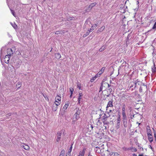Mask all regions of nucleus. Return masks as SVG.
I'll use <instances>...</instances> for the list:
<instances>
[{"instance_id":"13","label":"nucleus","mask_w":156,"mask_h":156,"mask_svg":"<svg viewBox=\"0 0 156 156\" xmlns=\"http://www.w3.org/2000/svg\"><path fill=\"white\" fill-rule=\"evenodd\" d=\"M58 106L53 104L52 106V110L53 111H55L58 108Z\"/></svg>"},{"instance_id":"25","label":"nucleus","mask_w":156,"mask_h":156,"mask_svg":"<svg viewBox=\"0 0 156 156\" xmlns=\"http://www.w3.org/2000/svg\"><path fill=\"white\" fill-rule=\"evenodd\" d=\"M103 82H102L101 83V86L100 88V90L99 91V92H100L101 91H102L103 89Z\"/></svg>"},{"instance_id":"11","label":"nucleus","mask_w":156,"mask_h":156,"mask_svg":"<svg viewBox=\"0 0 156 156\" xmlns=\"http://www.w3.org/2000/svg\"><path fill=\"white\" fill-rule=\"evenodd\" d=\"M69 101L66 102V104L64 106L63 109H64V110L66 109L69 106Z\"/></svg>"},{"instance_id":"31","label":"nucleus","mask_w":156,"mask_h":156,"mask_svg":"<svg viewBox=\"0 0 156 156\" xmlns=\"http://www.w3.org/2000/svg\"><path fill=\"white\" fill-rule=\"evenodd\" d=\"M73 144H71V145L69 149V150L68 151V152H71L72 151V149L73 148Z\"/></svg>"},{"instance_id":"21","label":"nucleus","mask_w":156,"mask_h":156,"mask_svg":"<svg viewBox=\"0 0 156 156\" xmlns=\"http://www.w3.org/2000/svg\"><path fill=\"white\" fill-rule=\"evenodd\" d=\"M61 97L58 95L56 96L55 98V100L61 101Z\"/></svg>"},{"instance_id":"15","label":"nucleus","mask_w":156,"mask_h":156,"mask_svg":"<svg viewBox=\"0 0 156 156\" xmlns=\"http://www.w3.org/2000/svg\"><path fill=\"white\" fill-rule=\"evenodd\" d=\"M105 28V27L103 26L99 28L97 31V33H98L99 32L102 31Z\"/></svg>"},{"instance_id":"23","label":"nucleus","mask_w":156,"mask_h":156,"mask_svg":"<svg viewBox=\"0 0 156 156\" xmlns=\"http://www.w3.org/2000/svg\"><path fill=\"white\" fill-rule=\"evenodd\" d=\"M148 136V140H149V141L151 142H151H152L153 141V137H152V136H149V135Z\"/></svg>"},{"instance_id":"61","label":"nucleus","mask_w":156,"mask_h":156,"mask_svg":"<svg viewBox=\"0 0 156 156\" xmlns=\"http://www.w3.org/2000/svg\"><path fill=\"white\" fill-rule=\"evenodd\" d=\"M72 94H70V98H71L72 97Z\"/></svg>"},{"instance_id":"3","label":"nucleus","mask_w":156,"mask_h":156,"mask_svg":"<svg viewBox=\"0 0 156 156\" xmlns=\"http://www.w3.org/2000/svg\"><path fill=\"white\" fill-rule=\"evenodd\" d=\"M62 133V132H61L60 131L58 132H57V138L56 139V141L57 142H58L61 138Z\"/></svg>"},{"instance_id":"39","label":"nucleus","mask_w":156,"mask_h":156,"mask_svg":"<svg viewBox=\"0 0 156 156\" xmlns=\"http://www.w3.org/2000/svg\"><path fill=\"white\" fill-rule=\"evenodd\" d=\"M141 86H144L145 87V89L147 88V86L146 85H145L144 83H141Z\"/></svg>"},{"instance_id":"9","label":"nucleus","mask_w":156,"mask_h":156,"mask_svg":"<svg viewBox=\"0 0 156 156\" xmlns=\"http://www.w3.org/2000/svg\"><path fill=\"white\" fill-rule=\"evenodd\" d=\"M152 72L156 75V67L155 66V63H154V66L152 67Z\"/></svg>"},{"instance_id":"45","label":"nucleus","mask_w":156,"mask_h":156,"mask_svg":"<svg viewBox=\"0 0 156 156\" xmlns=\"http://www.w3.org/2000/svg\"><path fill=\"white\" fill-rule=\"evenodd\" d=\"M131 150H133L134 151H137L136 149L135 148H131Z\"/></svg>"},{"instance_id":"29","label":"nucleus","mask_w":156,"mask_h":156,"mask_svg":"<svg viewBox=\"0 0 156 156\" xmlns=\"http://www.w3.org/2000/svg\"><path fill=\"white\" fill-rule=\"evenodd\" d=\"M77 87L79 88L80 90L81 89V84L79 82H78L77 83Z\"/></svg>"},{"instance_id":"34","label":"nucleus","mask_w":156,"mask_h":156,"mask_svg":"<svg viewBox=\"0 0 156 156\" xmlns=\"http://www.w3.org/2000/svg\"><path fill=\"white\" fill-rule=\"evenodd\" d=\"M65 151L64 150H62L61 151L60 154L64 155V154H65Z\"/></svg>"},{"instance_id":"28","label":"nucleus","mask_w":156,"mask_h":156,"mask_svg":"<svg viewBox=\"0 0 156 156\" xmlns=\"http://www.w3.org/2000/svg\"><path fill=\"white\" fill-rule=\"evenodd\" d=\"M11 25L14 29H16L17 28V26L16 25L15 23H14L13 24H11Z\"/></svg>"},{"instance_id":"30","label":"nucleus","mask_w":156,"mask_h":156,"mask_svg":"<svg viewBox=\"0 0 156 156\" xmlns=\"http://www.w3.org/2000/svg\"><path fill=\"white\" fill-rule=\"evenodd\" d=\"M62 34V31L61 30H59L55 32V34Z\"/></svg>"},{"instance_id":"16","label":"nucleus","mask_w":156,"mask_h":156,"mask_svg":"<svg viewBox=\"0 0 156 156\" xmlns=\"http://www.w3.org/2000/svg\"><path fill=\"white\" fill-rule=\"evenodd\" d=\"M88 129L89 130L91 131V130H92L93 128V126L92 125L90 124H89L88 126Z\"/></svg>"},{"instance_id":"43","label":"nucleus","mask_w":156,"mask_h":156,"mask_svg":"<svg viewBox=\"0 0 156 156\" xmlns=\"http://www.w3.org/2000/svg\"><path fill=\"white\" fill-rule=\"evenodd\" d=\"M100 74L99 73H98L97 74H96L94 77H97V78L98 77H99L100 75Z\"/></svg>"},{"instance_id":"33","label":"nucleus","mask_w":156,"mask_h":156,"mask_svg":"<svg viewBox=\"0 0 156 156\" xmlns=\"http://www.w3.org/2000/svg\"><path fill=\"white\" fill-rule=\"evenodd\" d=\"M69 90H70V94H73V89L72 88L70 87L69 88Z\"/></svg>"},{"instance_id":"32","label":"nucleus","mask_w":156,"mask_h":156,"mask_svg":"<svg viewBox=\"0 0 156 156\" xmlns=\"http://www.w3.org/2000/svg\"><path fill=\"white\" fill-rule=\"evenodd\" d=\"M74 17H68L67 18V20L68 21H70L73 20V19Z\"/></svg>"},{"instance_id":"1","label":"nucleus","mask_w":156,"mask_h":156,"mask_svg":"<svg viewBox=\"0 0 156 156\" xmlns=\"http://www.w3.org/2000/svg\"><path fill=\"white\" fill-rule=\"evenodd\" d=\"M13 53V51L11 48H8L7 49V55H6L4 58V61L6 63H8L9 62V58L12 55Z\"/></svg>"},{"instance_id":"14","label":"nucleus","mask_w":156,"mask_h":156,"mask_svg":"<svg viewBox=\"0 0 156 156\" xmlns=\"http://www.w3.org/2000/svg\"><path fill=\"white\" fill-rule=\"evenodd\" d=\"M108 118V116L106 115L105 114H104V115L102 117V118L103 121H106L107 120V118Z\"/></svg>"},{"instance_id":"49","label":"nucleus","mask_w":156,"mask_h":156,"mask_svg":"<svg viewBox=\"0 0 156 156\" xmlns=\"http://www.w3.org/2000/svg\"><path fill=\"white\" fill-rule=\"evenodd\" d=\"M90 31H89V30H88V31H87V35H88L90 33Z\"/></svg>"},{"instance_id":"12","label":"nucleus","mask_w":156,"mask_h":156,"mask_svg":"<svg viewBox=\"0 0 156 156\" xmlns=\"http://www.w3.org/2000/svg\"><path fill=\"white\" fill-rule=\"evenodd\" d=\"M85 151V149H84L82 151H80V152L79 154L78 155L80 156H84Z\"/></svg>"},{"instance_id":"52","label":"nucleus","mask_w":156,"mask_h":156,"mask_svg":"<svg viewBox=\"0 0 156 156\" xmlns=\"http://www.w3.org/2000/svg\"><path fill=\"white\" fill-rule=\"evenodd\" d=\"M125 111V108H122V112H124Z\"/></svg>"},{"instance_id":"22","label":"nucleus","mask_w":156,"mask_h":156,"mask_svg":"<svg viewBox=\"0 0 156 156\" xmlns=\"http://www.w3.org/2000/svg\"><path fill=\"white\" fill-rule=\"evenodd\" d=\"M55 56L56 58L58 59H59L61 57L60 54L59 53H56L55 54Z\"/></svg>"},{"instance_id":"47","label":"nucleus","mask_w":156,"mask_h":156,"mask_svg":"<svg viewBox=\"0 0 156 156\" xmlns=\"http://www.w3.org/2000/svg\"><path fill=\"white\" fill-rule=\"evenodd\" d=\"M108 90L109 91L110 93H111L112 91V89L110 88Z\"/></svg>"},{"instance_id":"37","label":"nucleus","mask_w":156,"mask_h":156,"mask_svg":"<svg viewBox=\"0 0 156 156\" xmlns=\"http://www.w3.org/2000/svg\"><path fill=\"white\" fill-rule=\"evenodd\" d=\"M21 83L20 82H18L16 84V86L19 88L21 87Z\"/></svg>"},{"instance_id":"7","label":"nucleus","mask_w":156,"mask_h":156,"mask_svg":"<svg viewBox=\"0 0 156 156\" xmlns=\"http://www.w3.org/2000/svg\"><path fill=\"white\" fill-rule=\"evenodd\" d=\"M147 136H148L149 135V136H152V135L151 134V130L150 129L149 127L148 126H147Z\"/></svg>"},{"instance_id":"62","label":"nucleus","mask_w":156,"mask_h":156,"mask_svg":"<svg viewBox=\"0 0 156 156\" xmlns=\"http://www.w3.org/2000/svg\"><path fill=\"white\" fill-rule=\"evenodd\" d=\"M95 26H96V27L98 26V24H95Z\"/></svg>"},{"instance_id":"40","label":"nucleus","mask_w":156,"mask_h":156,"mask_svg":"<svg viewBox=\"0 0 156 156\" xmlns=\"http://www.w3.org/2000/svg\"><path fill=\"white\" fill-rule=\"evenodd\" d=\"M142 87L141 86L139 88V91L140 92H143V89Z\"/></svg>"},{"instance_id":"24","label":"nucleus","mask_w":156,"mask_h":156,"mask_svg":"<svg viewBox=\"0 0 156 156\" xmlns=\"http://www.w3.org/2000/svg\"><path fill=\"white\" fill-rule=\"evenodd\" d=\"M23 147L25 149L27 150H29L30 149L29 147L27 145H25L24 146L23 145Z\"/></svg>"},{"instance_id":"26","label":"nucleus","mask_w":156,"mask_h":156,"mask_svg":"<svg viewBox=\"0 0 156 156\" xmlns=\"http://www.w3.org/2000/svg\"><path fill=\"white\" fill-rule=\"evenodd\" d=\"M156 29V22L155 23L154 25V26L152 27L151 30H154V29L155 30ZM151 30L148 31V32L149 31H150Z\"/></svg>"},{"instance_id":"58","label":"nucleus","mask_w":156,"mask_h":156,"mask_svg":"<svg viewBox=\"0 0 156 156\" xmlns=\"http://www.w3.org/2000/svg\"><path fill=\"white\" fill-rule=\"evenodd\" d=\"M149 147L152 149V148L151 145H150Z\"/></svg>"},{"instance_id":"56","label":"nucleus","mask_w":156,"mask_h":156,"mask_svg":"<svg viewBox=\"0 0 156 156\" xmlns=\"http://www.w3.org/2000/svg\"><path fill=\"white\" fill-rule=\"evenodd\" d=\"M143 155L142 154H140L138 156H143Z\"/></svg>"},{"instance_id":"59","label":"nucleus","mask_w":156,"mask_h":156,"mask_svg":"<svg viewBox=\"0 0 156 156\" xmlns=\"http://www.w3.org/2000/svg\"><path fill=\"white\" fill-rule=\"evenodd\" d=\"M87 35H85V34H84L83 35V37H85Z\"/></svg>"},{"instance_id":"4","label":"nucleus","mask_w":156,"mask_h":156,"mask_svg":"<svg viewBox=\"0 0 156 156\" xmlns=\"http://www.w3.org/2000/svg\"><path fill=\"white\" fill-rule=\"evenodd\" d=\"M113 106V101H109L108 103L107 106L106 107V110H107L108 108L109 107H112Z\"/></svg>"},{"instance_id":"46","label":"nucleus","mask_w":156,"mask_h":156,"mask_svg":"<svg viewBox=\"0 0 156 156\" xmlns=\"http://www.w3.org/2000/svg\"><path fill=\"white\" fill-rule=\"evenodd\" d=\"M122 115L123 116V115H126V113H125V112H122Z\"/></svg>"},{"instance_id":"57","label":"nucleus","mask_w":156,"mask_h":156,"mask_svg":"<svg viewBox=\"0 0 156 156\" xmlns=\"http://www.w3.org/2000/svg\"><path fill=\"white\" fill-rule=\"evenodd\" d=\"M133 156H137V155L135 154H133Z\"/></svg>"},{"instance_id":"5","label":"nucleus","mask_w":156,"mask_h":156,"mask_svg":"<svg viewBox=\"0 0 156 156\" xmlns=\"http://www.w3.org/2000/svg\"><path fill=\"white\" fill-rule=\"evenodd\" d=\"M120 118L119 116L117 118V123L116 128L117 129H118L119 128L120 125Z\"/></svg>"},{"instance_id":"8","label":"nucleus","mask_w":156,"mask_h":156,"mask_svg":"<svg viewBox=\"0 0 156 156\" xmlns=\"http://www.w3.org/2000/svg\"><path fill=\"white\" fill-rule=\"evenodd\" d=\"M126 119L127 118L126 115L122 116V120L124 126H125V125L127 123Z\"/></svg>"},{"instance_id":"64","label":"nucleus","mask_w":156,"mask_h":156,"mask_svg":"<svg viewBox=\"0 0 156 156\" xmlns=\"http://www.w3.org/2000/svg\"><path fill=\"white\" fill-rule=\"evenodd\" d=\"M112 112V110H109V112Z\"/></svg>"},{"instance_id":"55","label":"nucleus","mask_w":156,"mask_h":156,"mask_svg":"<svg viewBox=\"0 0 156 156\" xmlns=\"http://www.w3.org/2000/svg\"><path fill=\"white\" fill-rule=\"evenodd\" d=\"M105 121H105H105H104V120L103 121V122H104V124H107V123L105 122Z\"/></svg>"},{"instance_id":"44","label":"nucleus","mask_w":156,"mask_h":156,"mask_svg":"<svg viewBox=\"0 0 156 156\" xmlns=\"http://www.w3.org/2000/svg\"><path fill=\"white\" fill-rule=\"evenodd\" d=\"M99 150H97V152L98 153H100L101 152V151L100 150V148L99 147L98 148Z\"/></svg>"},{"instance_id":"48","label":"nucleus","mask_w":156,"mask_h":156,"mask_svg":"<svg viewBox=\"0 0 156 156\" xmlns=\"http://www.w3.org/2000/svg\"><path fill=\"white\" fill-rule=\"evenodd\" d=\"M93 27H92L91 28H92ZM94 30V29L93 28H91L90 29V30H89L90 32H91L93 30Z\"/></svg>"},{"instance_id":"51","label":"nucleus","mask_w":156,"mask_h":156,"mask_svg":"<svg viewBox=\"0 0 156 156\" xmlns=\"http://www.w3.org/2000/svg\"><path fill=\"white\" fill-rule=\"evenodd\" d=\"M105 83L108 84V87H110L111 86V85H109V84H108V83H105Z\"/></svg>"},{"instance_id":"36","label":"nucleus","mask_w":156,"mask_h":156,"mask_svg":"<svg viewBox=\"0 0 156 156\" xmlns=\"http://www.w3.org/2000/svg\"><path fill=\"white\" fill-rule=\"evenodd\" d=\"M123 149L125 151L131 150V148H126L124 147L123 148Z\"/></svg>"},{"instance_id":"10","label":"nucleus","mask_w":156,"mask_h":156,"mask_svg":"<svg viewBox=\"0 0 156 156\" xmlns=\"http://www.w3.org/2000/svg\"><path fill=\"white\" fill-rule=\"evenodd\" d=\"M79 97L78 99V104H79L80 103V101L82 97L83 96V94L81 92H80L79 93Z\"/></svg>"},{"instance_id":"6","label":"nucleus","mask_w":156,"mask_h":156,"mask_svg":"<svg viewBox=\"0 0 156 156\" xmlns=\"http://www.w3.org/2000/svg\"><path fill=\"white\" fill-rule=\"evenodd\" d=\"M20 61L15 62L14 63V65L16 68H19L20 66Z\"/></svg>"},{"instance_id":"27","label":"nucleus","mask_w":156,"mask_h":156,"mask_svg":"<svg viewBox=\"0 0 156 156\" xmlns=\"http://www.w3.org/2000/svg\"><path fill=\"white\" fill-rule=\"evenodd\" d=\"M97 78V77H93L90 80V82H93Z\"/></svg>"},{"instance_id":"2","label":"nucleus","mask_w":156,"mask_h":156,"mask_svg":"<svg viewBox=\"0 0 156 156\" xmlns=\"http://www.w3.org/2000/svg\"><path fill=\"white\" fill-rule=\"evenodd\" d=\"M132 83L134 84L135 85V87H138V85H141V82L139 81H138V80H133Z\"/></svg>"},{"instance_id":"53","label":"nucleus","mask_w":156,"mask_h":156,"mask_svg":"<svg viewBox=\"0 0 156 156\" xmlns=\"http://www.w3.org/2000/svg\"><path fill=\"white\" fill-rule=\"evenodd\" d=\"M125 107H126V106L125 105H124L123 106H122V108H125Z\"/></svg>"},{"instance_id":"54","label":"nucleus","mask_w":156,"mask_h":156,"mask_svg":"<svg viewBox=\"0 0 156 156\" xmlns=\"http://www.w3.org/2000/svg\"><path fill=\"white\" fill-rule=\"evenodd\" d=\"M153 55H155V54H156V52H155L154 51L153 52Z\"/></svg>"},{"instance_id":"63","label":"nucleus","mask_w":156,"mask_h":156,"mask_svg":"<svg viewBox=\"0 0 156 156\" xmlns=\"http://www.w3.org/2000/svg\"><path fill=\"white\" fill-rule=\"evenodd\" d=\"M59 156H64L63 155L60 154Z\"/></svg>"},{"instance_id":"50","label":"nucleus","mask_w":156,"mask_h":156,"mask_svg":"<svg viewBox=\"0 0 156 156\" xmlns=\"http://www.w3.org/2000/svg\"><path fill=\"white\" fill-rule=\"evenodd\" d=\"M125 98H128L129 96L128 95H125Z\"/></svg>"},{"instance_id":"42","label":"nucleus","mask_w":156,"mask_h":156,"mask_svg":"<svg viewBox=\"0 0 156 156\" xmlns=\"http://www.w3.org/2000/svg\"><path fill=\"white\" fill-rule=\"evenodd\" d=\"M71 152H69L68 151V152L67 153L66 156H70Z\"/></svg>"},{"instance_id":"60","label":"nucleus","mask_w":156,"mask_h":156,"mask_svg":"<svg viewBox=\"0 0 156 156\" xmlns=\"http://www.w3.org/2000/svg\"><path fill=\"white\" fill-rule=\"evenodd\" d=\"M154 138H155V137H156V134L154 133Z\"/></svg>"},{"instance_id":"18","label":"nucleus","mask_w":156,"mask_h":156,"mask_svg":"<svg viewBox=\"0 0 156 156\" xmlns=\"http://www.w3.org/2000/svg\"><path fill=\"white\" fill-rule=\"evenodd\" d=\"M61 102L60 101H58L56 100H55V102L53 104L57 106H58L60 104Z\"/></svg>"},{"instance_id":"17","label":"nucleus","mask_w":156,"mask_h":156,"mask_svg":"<svg viewBox=\"0 0 156 156\" xmlns=\"http://www.w3.org/2000/svg\"><path fill=\"white\" fill-rule=\"evenodd\" d=\"M80 112V110L78 109L76 111V112L75 114V115H76V119H77V118L78 117H77V115H79Z\"/></svg>"},{"instance_id":"35","label":"nucleus","mask_w":156,"mask_h":156,"mask_svg":"<svg viewBox=\"0 0 156 156\" xmlns=\"http://www.w3.org/2000/svg\"><path fill=\"white\" fill-rule=\"evenodd\" d=\"M96 5V3H92L91 5H90V6L89 7L90 8H92V7H93L94 6V5Z\"/></svg>"},{"instance_id":"38","label":"nucleus","mask_w":156,"mask_h":156,"mask_svg":"<svg viewBox=\"0 0 156 156\" xmlns=\"http://www.w3.org/2000/svg\"><path fill=\"white\" fill-rule=\"evenodd\" d=\"M10 10H11V12H12V15H13V16H15V13L14 11L13 10H12L11 9H10Z\"/></svg>"},{"instance_id":"19","label":"nucleus","mask_w":156,"mask_h":156,"mask_svg":"<svg viewBox=\"0 0 156 156\" xmlns=\"http://www.w3.org/2000/svg\"><path fill=\"white\" fill-rule=\"evenodd\" d=\"M105 48V46L103 45L99 49V51L100 52H101L104 51Z\"/></svg>"},{"instance_id":"41","label":"nucleus","mask_w":156,"mask_h":156,"mask_svg":"<svg viewBox=\"0 0 156 156\" xmlns=\"http://www.w3.org/2000/svg\"><path fill=\"white\" fill-rule=\"evenodd\" d=\"M11 115H12V114L11 113H9L7 114L6 115V117H8L9 116H11Z\"/></svg>"},{"instance_id":"20","label":"nucleus","mask_w":156,"mask_h":156,"mask_svg":"<svg viewBox=\"0 0 156 156\" xmlns=\"http://www.w3.org/2000/svg\"><path fill=\"white\" fill-rule=\"evenodd\" d=\"M105 67H103L102 68L101 70L100 71H99L98 73H99L100 74H102V73L104 72V70H105Z\"/></svg>"}]
</instances>
